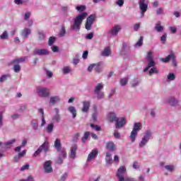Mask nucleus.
<instances>
[{"label": "nucleus", "mask_w": 181, "mask_h": 181, "mask_svg": "<svg viewBox=\"0 0 181 181\" xmlns=\"http://www.w3.org/2000/svg\"><path fill=\"white\" fill-rule=\"evenodd\" d=\"M147 63L148 66L144 69V73L148 71L151 67V69L148 71L149 76H152L153 74H158V73H159V70H158V68L155 66V60H153V55L151 51L147 54Z\"/></svg>", "instance_id": "obj_1"}, {"label": "nucleus", "mask_w": 181, "mask_h": 181, "mask_svg": "<svg viewBox=\"0 0 181 181\" xmlns=\"http://www.w3.org/2000/svg\"><path fill=\"white\" fill-rule=\"evenodd\" d=\"M88 13L87 12H83L79 15L76 16L74 21V24L71 26V29L73 30H80L81 28V24L83 21L87 18Z\"/></svg>", "instance_id": "obj_2"}, {"label": "nucleus", "mask_w": 181, "mask_h": 181, "mask_svg": "<svg viewBox=\"0 0 181 181\" xmlns=\"http://www.w3.org/2000/svg\"><path fill=\"white\" fill-rule=\"evenodd\" d=\"M142 129V124L141 122H136L134 124V128L130 134L131 141L134 142L136 139L138 135V131Z\"/></svg>", "instance_id": "obj_3"}, {"label": "nucleus", "mask_w": 181, "mask_h": 181, "mask_svg": "<svg viewBox=\"0 0 181 181\" xmlns=\"http://www.w3.org/2000/svg\"><path fill=\"white\" fill-rule=\"evenodd\" d=\"M152 136V132L151 130L146 131L144 136L141 139V141L139 144V148H144L149 142V139Z\"/></svg>", "instance_id": "obj_4"}, {"label": "nucleus", "mask_w": 181, "mask_h": 181, "mask_svg": "<svg viewBox=\"0 0 181 181\" xmlns=\"http://www.w3.org/2000/svg\"><path fill=\"white\" fill-rule=\"evenodd\" d=\"M49 149V143L47 141H45L33 155V158H37L39 155L42 153V151L46 153Z\"/></svg>", "instance_id": "obj_5"}, {"label": "nucleus", "mask_w": 181, "mask_h": 181, "mask_svg": "<svg viewBox=\"0 0 181 181\" xmlns=\"http://www.w3.org/2000/svg\"><path fill=\"white\" fill-rule=\"evenodd\" d=\"M139 9L141 11V16L144 18L145 12L148 11V1L146 0H139Z\"/></svg>", "instance_id": "obj_6"}, {"label": "nucleus", "mask_w": 181, "mask_h": 181, "mask_svg": "<svg viewBox=\"0 0 181 181\" xmlns=\"http://www.w3.org/2000/svg\"><path fill=\"white\" fill-rule=\"evenodd\" d=\"M37 93L40 97H43L44 98H47V97L50 95L49 89L42 86H38L37 88Z\"/></svg>", "instance_id": "obj_7"}, {"label": "nucleus", "mask_w": 181, "mask_h": 181, "mask_svg": "<svg viewBox=\"0 0 181 181\" xmlns=\"http://www.w3.org/2000/svg\"><path fill=\"white\" fill-rule=\"evenodd\" d=\"M94 22H95V15L91 14L86 19V22L85 24V28L86 30H91V26H93Z\"/></svg>", "instance_id": "obj_8"}, {"label": "nucleus", "mask_w": 181, "mask_h": 181, "mask_svg": "<svg viewBox=\"0 0 181 181\" xmlns=\"http://www.w3.org/2000/svg\"><path fill=\"white\" fill-rule=\"evenodd\" d=\"M127 172V168L125 166H121L118 168L116 176L117 177L118 181H122L125 177H124V175Z\"/></svg>", "instance_id": "obj_9"}, {"label": "nucleus", "mask_w": 181, "mask_h": 181, "mask_svg": "<svg viewBox=\"0 0 181 181\" xmlns=\"http://www.w3.org/2000/svg\"><path fill=\"white\" fill-rule=\"evenodd\" d=\"M34 56H48L50 54V52L46 49H37L33 52Z\"/></svg>", "instance_id": "obj_10"}, {"label": "nucleus", "mask_w": 181, "mask_h": 181, "mask_svg": "<svg viewBox=\"0 0 181 181\" xmlns=\"http://www.w3.org/2000/svg\"><path fill=\"white\" fill-rule=\"evenodd\" d=\"M98 156V148H94L90 151L87 158V161L90 162L91 160H94L95 158Z\"/></svg>", "instance_id": "obj_11"}, {"label": "nucleus", "mask_w": 181, "mask_h": 181, "mask_svg": "<svg viewBox=\"0 0 181 181\" xmlns=\"http://www.w3.org/2000/svg\"><path fill=\"white\" fill-rule=\"evenodd\" d=\"M115 122L116 129H119V128H122V127L127 124V120L124 117H118L117 120H116Z\"/></svg>", "instance_id": "obj_12"}, {"label": "nucleus", "mask_w": 181, "mask_h": 181, "mask_svg": "<svg viewBox=\"0 0 181 181\" xmlns=\"http://www.w3.org/2000/svg\"><path fill=\"white\" fill-rule=\"evenodd\" d=\"M66 156H67V153H66V150L62 149L57 159V163H58V165H62V163H63V160L66 159Z\"/></svg>", "instance_id": "obj_13"}, {"label": "nucleus", "mask_w": 181, "mask_h": 181, "mask_svg": "<svg viewBox=\"0 0 181 181\" xmlns=\"http://www.w3.org/2000/svg\"><path fill=\"white\" fill-rule=\"evenodd\" d=\"M44 170L45 173H52V172H53V168H52V160H47L45 162Z\"/></svg>", "instance_id": "obj_14"}, {"label": "nucleus", "mask_w": 181, "mask_h": 181, "mask_svg": "<svg viewBox=\"0 0 181 181\" xmlns=\"http://www.w3.org/2000/svg\"><path fill=\"white\" fill-rule=\"evenodd\" d=\"M118 118L117 113L114 112H110L107 114V119H109L110 122H115L116 121H118Z\"/></svg>", "instance_id": "obj_15"}, {"label": "nucleus", "mask_w": 181, "mask_h": 181, "mask_svg": "<svg viewBox=\"0 0 181 181\" xmlns=\"http://www.w3.org/2000/svg\"><path fill=\"white\" fill-rule=\"evenodd\" d=\"M121 30V26L116 25L113 28L107 32L108 35L110 36H115L118 35V32Z\"/></svg>", "instance_id": "obj_16"}, {"label": "nucleus", "mask_w": 181, "mask_h": 181, "mask_svg": "<svg viewBox=\"0 0 181 181\" xmlns=\"http://www.w3.org/2000/svg\"><path fill=\"white\" fill-rule=\"evenodd\" d=\"M167 103L172 107H177L179 105V100L174 97L168 98Z\"/></svg>", "instance_id": "obj_17"}, {"label": "nucleus", "mask_w": 181, "mask_h": 181, "mask_svg": "<svg viewBox=\"0 0 181 181\" xmlns=\"http://www.w3.org/2000/svg\"><path fill=\"white\" fill-rule=\"evenodd\" d=\"M106 149L110 152H115V151H117V146H115L114 141H108L106 144Z\"/></svg>", "instance_id": "obj_18"}, {"label": "nucleus", "mask_w": 181, "mask_h": 181, "mask_svg": "<svg viewBox=\"0 0 181 181\" xmlns=\"http://www.w3.org/2000/svg\"><path fill=\"white\" fill-rule=\"evenodd\" d=\"M170 59L171 60L176 59V56H175L173 51H170V54L165 58L161 59V61H163V63H168L170 61Z\"/></svg>", "instance_id": "obj_19"}, {"label": "nucleus", "mask_w": 181, "mask_h": 181, "mask_svg": "<svg viewBox=\"0 0 181 181\" xmlns=\"http://www.w3.org/2000/svg\"><path fill=\"white\" fill-rule=\"evenodd\" d=\"M77 144H73L71 147V154L69 156V158H71V159H74L76 158V154L77 152Z\"/></svg>", "instance_id": "obj_20"}, {"label": "nucleus", "mask_w": 181, "mask_h": 181, "mask_svg": "<svg viewBox=\"0 0 181 181\" xmlns=\"http://www.w3.org/2000/svg\"><path fill=\"white\" fill-rule=\"evenodd\" d=\"M54 146L57 152H62L63 149H62V141L59 139H56L54 143Z\"/></svg>", "instance_id": "obj_21"}, {"label": "nucleus", "mask_w": 181, "mask_h": 181, "mask_svg": "<svg viewBox=\"0 0 181 181\" xmlns=\"http://www.w3.org/2000/svg\"><path fill=\"white\" fill-rule=\"evenodd\" d=\"M30 33H32V30H30V28H25L22 30L21 35L23 39H26Z\"/></svg>", "instance_id": "obj_22"}, {"label": "nucleus", "mask_w": 181, "mask_h": 181, "mask_svg": "<svg viewBox=\"0 0 181 181\" xmlns=\"http://www.w3.org/2000/svg\"><path fill=\"white\" fill-rule=\"evenodd\" d=\"M26 155V150H23L21 152L18 153L17 156H14V162H19L22 158Z\"/></svg>", "instance_id": "obj_23"}, {"label": "nucleus", "mask_w": 181, "mask_h": 181, "mask_svg": "<svg viewBox=\"0 0 181 181\" xmlns=\"http://www.w3.org/2000/svg\"><path fill=\"white\" fill-rule=\"evenodd\" d=\"M90 103L88 100H84L83 102V108L82 112H88V110H90Z\"/></svg>", "instance_id": "obj_24"}, {"label": "nucleus", "mask_w": 181, "mask_h": 181, "mask_svg": "<svg viewBox=\"0 0 181 181\" xmlns=\"http://www.w3.org/2000/svg\"><path fill=\"white\" fill-rule=\"evenodd\" d=\"M28 57H22L18 59H15L11 62V64H19V63H23V62L26 61Z\"/></svg>", "instance_id": "obj_25"}, {"label": "nucleus", "mask_w": 181, "mask_h": 181, "mask_svg": "<svg viewBox=\"0 0 181 181\" xmlns=\"http://www.w3.org/2000/svg\"><path fill=\"white\" fill-rule=\"evenodd\" d=\"M105 162H106V165H111V163H112V157L111 155V152L107 151L106 153V156H105Z\"/></svg>", "instance_id": "obj_26"}, {"label": "nucleus", "mask_w": 181, "mask_h": 181, "mask_svg": "<svg viewBox=\"0 0 181 181\" xmlns=\"http://www.w3.org/2000/svg\"><path fill=\"white\" fill-rule=\"evenodd\" d=\"M60 103V96L59 95H55V96H52L49 99V104H52L54 105V104Z\"/></svg>", "instance_id": "obj_27"}, {"label": "nucleus", "mask_w": 181, "mask_h": 181, "mask_svg": "<svg viewBox=\"0 0 181 181\" xmlns=\"http://www.w3.org/2000/svg\"><path fill=\"white\" fill-rule=\"evenodd\" d=\"M110 54H111V49H110V47H106L100 54L103 57H108Z\"/></svg>", "instance_id": "obj_28"}, {"label": "nucleus", "mask_w": 181, "mask_h": 181, "mask_svg": "<svg viewBox=\"0 0 181 181\" xmlns=\"http://www.w3.org/2000/svg\"><path fill=\"white\" fill-rule=\"evenodd\" d=\"M103 62L95 64V71H96V73H101L103 71Z\"/></svg>", "instance_id": "obj_29"}, {"label": "nucleus", "mask_w": 181, "mask_h": 181, "mask_svg": "<svg viewBox=\"0 0 181 181\" xmlns=\"http://www.w3.org/2000/svg\"><path fill=\"white\" fill-rule=\"evenodd\" d=\"M90 134H91L90 132H86L83 134V136L81 138L82 144H87V141H88V138H90Z\"/></svg>", "instance_id": "obj_30"}, {"label": "nucleus", "mask_w": 181, "mask_h": 181, "mask_svg": "<svg viewBox=\"0 0 181 181\" xmlns=\"http://www.w3.org/2000/svg\"><path fill=\"white\" fill-rule=\"evenodd\" d=\"M68 111L69 112L72 114L73 118H76V117H77V110H76V107H74V106H69L68 107Z\"/></svg>", "instance_id": "obj_31"}, {"label": "nucleus", "mask_w": 181, "mask_h": 181, "mask_svg": "<svg viewBox=\"0 0 181 181\" xmlns=\"http://www.w3.org/2000/svg\"><path fill=\"white\" fill-rule=\"evenodd\" d=\"M15 142H16V139H13L8 141L4 142V145H5L6 148H7V149H11V148H12V145H13V144H15Z\"/></svg>", "instance_id": "obj_32"}, {"label": "nucleus", "mask_w": 181, "mask_h": 181, "mask_svg": "<svg viewBox=\"0 0 181 181\" xmlns=\"http://www.w3.org/2000/svg\"><path fill=\"white\" fill-rule=\"evenodd\" d=\"M31 126L33 127V129L34 131H37L38 128H39V122H37V120L36 119H33L31 121Z\"/></svg>", "instance_id": "obj_33"}, {"label": "nucleus", "mask_w": 181, "mask_h": 181, "mask_svg": "<svg viewBox=\"0 0 181 181\" xmlns=\"http://www.w3.org/2000/svg\"><path fill=\"white\" fill-rule=\"evenodd\" d=\"M141 83V81L136 78H134L132 81H131V86L132 87H138V86H139V83Z\"/></svg>", "instance_id": "obj_34"}, {"label": "nucleus", "mask_w": 181, "mask_h": 181, "mask_svg": "<svg viewBox=\"0 0 181 181\" xmlns=\"http://www.w3.org/2000/svg\"><path fill=\"white\" fill-rule=\"evenodd\" d=\"M103 88H104V84H103V83H98L94 89V93H100V91H101V90H103Z\"/></svg>", "instance_id": "obj_35"}, {"label": "nucleus", "mask_w": 181, "mask_h": 181, "mask_svg": "<svg viewBox=\"0 0 181 181\" xmlns=\"http://www.w3.org/2000/svg\"><path fill=\"white\" fill-rule=\"evenodd\" d=\"M154 29L158 33H160V32H163V26L160 25V23H156L154 27Z\"/></svg>", "instance_id": "obj_36"}, {"label": "nucleus", "mask_w": 181, "mask_h": 181, "mask_svg": "<svg viewBox=\"0 0 181 181\" xmlns=\"http://www.w3.org/2000/svg\"><path fill=\"white\" fill-rule=\"evenodd\" d=\"M142 45H144V37L141 36L140 37L139 41L134 44V47H141V46H142Z\"/></svg>", "instance_id": "obj_37"}, {"label": "nucleus", "mask_w": 181, "mask_h": 181, "mask_svg": "<svg viewBox=\"0 0 181 181\" xmlns=\"http://www.w3.org/2000/svg\"><path fill=\"white\" fill-rule=\"evenodd\" d=\"M76 11H78V12H79V13H83V12L86 11V6L81 5V6H77L76 7Z\"/></svg>", "instance_id": "obj_38"}, {"label": "nucleus", "mask_w": 181, "mask_h": 181, "mask_svg": "<svg viewBox=\"0 0 181 181\" xmlns=\"http://www.w3.org/2000/svg\"><path fill=\"white\" fill-rule=\"evenodd\" d=\"M122 52H129V49H131V47L129 46V45L125 43V42H123L122 44Z\"/></svg>", "instance_id": "obj_39"}, {"label": "nucleus", "mask_w": 181, "mask_h": 181, "mask_svg": "<svg viewBox=\"0 0 181 181\" xmlns=\"http://www.w3.org/2000/svg\"><path fill=\"white\" fill-rule=\"evenodd\" d=\"M53 128H54V124L53 123L49 124L47 127V132L52 134L53 132Z\"/></svg>", "instance_id": "obj_40"}, {"label": "nucleus", "mask_w": 181, "mask_h": 181, "mask_svg": "<svg viewBox=\"0 0 181 181\" xmlns=\"http://www.w3.org/2000/svg\"><path fill=\"white\" fill-rule=\"evenodd\" d=\"M176 78V76L173 73L168 74L167 76L168 81H173Z\"/></svg>", "instance_id": "obj_41"}, {"label": "nucleus", "mask_w": 181, "mask_h": 181, "mask_svg": "<svg viewBox=\"0 0 181 181\" xmlns=\"http://www.w3.org/2000/svg\"><path fill=\"white\" fill-rule=\"evenodd\" d=\"M165 169H166V170H168V172H174L175 171V165H165Z\"/></svg>", "instance_id": "obj_42"}, {"label": "nucleus", "mask_w": 181, "mask_h": 181, "mask_svg": "<svg viewBox=\"0 0 181 181\" xmlns=\"http://www.w3.org/2000/svg\"><path fill=\"white\" fill-rule=\"evenodd\" d=\"M8 77H11V75H9V74L2 75L0 77V83H4V81H6V80H8Z\"/></svg>", "instance_id": "obj_43"}, {"label": "nucleus", "mask_w": 181, "mask_h": 181, "mask_svg": "<svg viewBox=\"0 0 181 181\" xmlns=\"http://www.w3.org/2000/svg\"><path fill=\"white\" fill-rule=\"evenodd\" d=\"M14 64L13 71L15 73H19V71H21V65H19L18 64Z\"/></svg>", "instance_id": "obj_44"}, {"label": "nucleus", "mask_w": 181, "mask_h": 181, "mask_svg": "<svg viewBox=\"0 0 181 181\" xmlns=\"http://www.w3.org/2000/svg\"><path fill=\"white\" fill-rule=\"evenodd\" d=\"M128 78H122L119 81L120 85L122 86V87H124L125 86H127V83H128Z\"/></svg>", "instance_id": "obj_45"}, {"label": "nucleus", "mask_w": 181, "mask_h": 181, "mask_svg": "<svg viewBox=\"0 0 181 181\" xmlns=\"http://www.w3.org/2000/svg\"><path fill=\"white\" fill-rule=\"evenodd\" d=\"M0 39L1 40H6L8 39V31H4L1 35H0Z\"/></svg>", "instance_id": "obj_46"}, {"label": "nucleus", "mask_w": 181, "mask_h": 181, "mask_svg": "<svg viewBox=\"0 0 181 181\" xmlns=\"http://www.w3.org/2000/svg\"><path fill=\"white\" fill-rule=\"evenodd\" d=\"M54 42H56V37H50L49 38V41H48L49 46H53Z\"/></svg>", "instance_id": "obj_47"}, {"label": "nucleus", "mask_w": 181, "mask_h": 181, "mask_svg": "<svg viewBox=\"0 0 181 181\" xmlns=\"http://www.w3.org/2000/svg\"><path fill=\"white\" fill-rule=\"evenodd\" d=\"M71 71V69H70V67L69 66H64L62 69V72L64 74H69Z\"/></svg>", "instance_id": "obj_48"}, {"label": "nucleus", "mask_w": 181, "mask_h": 181, "mask_svg": "<svg viewBox=\"0 0 181 181\" xmlns=\"http://www.w3.org/2000/svg\"><path fill=\"white\" fill-rule=\"evenodd\" d=\"M113 136L115 139H121V134L118 132V130H115L113 133Z\"/></svg>", "instance_id": "obj_49"}, {"label": "nucleus", "mask_w": 181, "mask_h": 181, "mask_svg": "<svg viewBox=\"0 0 181 181\" xmlns=\"http://www.w3.org/2000/svg\"><path fill=\"white\" fill-rule=\"evenodd\" d=\"M95 94H96L98 100H103L104 98V92H98L95 93Z\"/></svg>", "instance_id": "obj_50"}, {"label": "nucleus", "mask_w": 181, "mask_h": 181, "mask_svg": "<svg viewBox=\"0 0 181 181\" xmlns=\"http://www.w3.org/2000/svg\"><path fill=\"white\" fill-rule=\"evenodd\" d=\"M4 125V112L0 111V128Z\"/></svg>", "instance_id": "obj_51"}, {"label": "nucleus", "mask_w": 181, "mask_h": 181, "mask_svg": "<svg viewBox=\"0 0 181 181\" xmlns=\"http://www.w3.org/2000/svg\"><path fill=\"white\" fill-rule=\"evenodd\" d=\"M60 115H55L52 117V121L54 122H59L60 121Z\"/></svg>", "instance_id": "obj_52"}, {"label": "nucleus", "mask_w": 181, "mask_h": 181, "mask_svg": "<svg viewBox=\"0 0 181 181\" xmlns=\"http://www.w3.org/2000/svg\"><path fill=\"white\" fill-rule=\"evenodd\" d=\"M166 37H168V34L164 33L161 37H160V41L163 43V45H165L166 43Z\"/></svg>", "instance_id": "obj_53"}, {"label": "nucleus", "mask_w": 181, "mask_h": 181, "mask_svg": "<svg viewBox=\"0 0 181 181\" xmlns=\"http://www.w3.org/2000/svg\"><path fill=\"white\" fill-rule=\"evenodd\" d=\"M45 71L46 73L47 76L48 78H52L53 77V73L46 69H45Z\"/></svg>", "instance_id": "obj_54"}, {"label": "nucleus", "mask_w": 181, "mask_h": 181, "mask_svg": "<svg viewBox=\"0 0 181 181\" xmlns=\"http://www.w3.org/2000/svg\"><path fill=\"white\" fill-rule=\"evenodd\" d=\"M90 127L93 128V129H95V131H101V127L98 125L91 124Z\"/></svg>", "instance_id": "obj_55"}, {"label": "nucleus", "mask_w": 181, "mask_h": 181, "mask_svg": "<svg viewBox=\"0 0 181 181\" xmlns=\"http://www.w3.org/2000/svg\"><path fill=\"white\" fill-rule=\"evenodd\" d=\"M93 37H94V33H90L87 34L86 36V39L87 40H91V39H93Z\"/></svg>", "instance_id": "obj_56"}, {"label": "nucleus", "mask_w": 181, "mask_h": 181, "mask_svg": "<svg viewBox=\"0 0 181 181\" xmlns=\"http://www.w3.org/2000/svg\"><path fill=\"white\" fill-rule=\"evenodd\" d=\"M27 107H28V106H26V105H23L20 106V107L18 109V112H23V111H25V110H26Z\"/></svg>", "instance_id": "obj_57"}, {"label": "nucleus", "mask_w": 181, "mask_h": 181, "mask_svg": "<svg viewBox=\"0 0 181 181\" xmlns=\"http://www.w3.org/2000/svg\"><path fill=\"white\" fill-rule=\"evenodd\" d=\"M29 18H30V12L28 11L24 15V21H29Z\"/></svg>", "instance_id": "obj_58"}, {"label": "nucleus", "mask_w": 181, "mask_h": 181, "mask_svg": "<svg viewBox=\"0 0 181 181\" xmlns=\"http://www.w3.org/2000/svg\"><path fill=\"white\" fill-rule=\"evenodd\" d=\"M79 136H80V133H76V134H74L73 137L74 142H77V141H78Z\"/></svg>", "instance_id": "obj_59"}, {"label": "nucleus", "mask_w": 181, "mask_h": 181, "mask_svg": "<svg viewBox=\"0 0 181 181\" xmlns=\"http://www.w3.org/2000/svg\"><path fill=\"white\" fill-rule=\"evenodd\" d=\"M64 35H66V28L64 27H62L61 28V32L59 33V36L63 37V36H64Z\"/></svg>", "instance_id": "obj_60"}, {"label": "nucleus", "mask_w": 181, "mask_h": 181, "mask_svg": "<svg viewBox=\"0 0 181 181\" xmlns=\"http://www.w3.org/2000/svg\"><path fill=\"white\" fill-rule=\"evenodd\" d=\"M122 181H136V180H135V178H132L130 177H124Z\"/></svg>", "instance_id": "obj_61"}, {"label": "nucleus", "mask_w": 181, "mask_h": 181, "mask_svg": "<svg viewBox=\"0 0 181 181\" xmlns=\"http://www.w3.org/2000/svg\"><path fill=\"white\" fill-rule=\"evenodd\" d=\"M67 176L68 175L66 173H64L63 175L61 177V179L59 181H66V180L67 179Z\"/></svg>", "instance_id": "obj_62"}, {"label": "nucleus", "mask_w": 181, "mask_h": 181, "mask_svg": "<svg viewBox=\"0 0 181 181\" xmlns=\"http://www.w3.org/2000/svg\"><path fill=\"white\" fill-rule=\"evenodd\" d=\"M156 14L157 15H162L163 14V8H159L156 10Z\"/></svg>", "instance_id": "obj_63"}, {"label": "nucleus", "mask_w": 181, "mask_h": 181, "mask_svg": "<svg viewBox=\"0 0 181 181\" xmlns=\"http://www.w3.org/2000/svg\"><path fill=\"white\" fill-rule=\"evenodd\" d=\"M20 181H35V180L33 176L30 175L26 180H21Z\"/></svg>", "instance_id": "obj_64"}]
</instances>
